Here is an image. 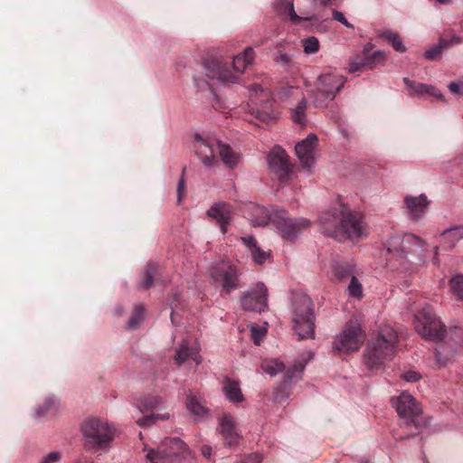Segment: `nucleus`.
Instances as JSON below:
<instances>
[{"mask_svg": "<svg viewBox=\"0 0 463 463\" xmlns=\"http://www.w3.org/2000/svg\"><path fill=\"white\" fill-rule=\"evenodd\" d=\"M423 240L412 233L392 235L385 244L386 266L393 271L407 272L424 259Z\"/></svg>", "mask_w": 463, "mask_h": 463, "instance_id": "nucleus-1", "label": "nucleus"}, {"mask_svg": "<svg viewBox=\"0 0 463 463\" xmlns=\"http://www.w3.org/2000/svg\"><path fill=\"white\" fill-rule=\"evenodd\" d=\"M319 222L322 232L335 238L346 235L351 240H357L368 234L364 217L344 204H338L323 213Z\"/></svg>", "mask_w": 463, "mask_h": 463, "instance_id": "nucleus-2", "label": "nucleus"}, {"mask_svg": "<svg viewBox=\"0 0 463 463\" xmlns=\"http://www.w3.org/2000/svg\"><path fill=\"white\" fill-rule=\"evenodd\" d=\"M193 149L206 168H213L218 165L217 154L223 165L229 168H234L239 163V154L210 133L194 134Z\"/></svg>", "mask_w": 463, "mask_h": 463, "instance_id": "nucleus-3", "label": "nucleus"}, {"mask_svg": "<svg viewBox=\"0 0 463 463\" xmlns=\"http://www.w3.org/2000/svg\"><path fill=\"white\" fill-rule=\"evenodd\" d=\"M398 344V334L390 325H383L372 336L364 354V363L369 370H380L391 361Z\"/></svg>", "mask_w": 463, "mask_h": 463, "instance_id": "nucleus-4", "label": "nucleus"}, {"mask_svg": "<svg viewBox=\"0 0 463 463\" xmlns=\"http://www.w3.org/2000/svg\"><path fill=\"white\" fill-rule=\"evenodd\" d=\"M290 314L292 328L298 339L313 338L315 335V314L313 302L305 293L292 295Z\"/></svg>", "mask_w": 463, "mask_h": 463, "instance_id": "nucleus-5", "label": "nucleus"}, {"mask_svg": "<svg viewBox=\"0 0 463 463\" xmlns=\"http://www.w3.org/2000/svg\"><path fill=\"white\" fill-rule=\"evenodd\" d=\"M80 431L85 442L96 450H107L117 435V429L105 419L90 417L83 420Z\"/></svg>", "mask_w": 463, "mask_h": 463, "instance_id": "nucleus-6", "label": "nucleus"}, {"mask_svg": "<svg viewBox=\"0 0 463 463\" xmlns=\"http://www.w3.org/2000/svg\"><path fill=\"white\" fill-rule=\"evenodd\" d=\"M185 444L179 438L165 439L156 449L147 450V463H185Z\"/></svg>", "mask_w": 463, "mask_h": 463, "instance_id": "nucleus-7", "label": "nucleus"}, {"mask_svg": "<svg viewBox=\"0 0 463 463\" xmlns=\"http://www.w3.org/2000/svg\"><path fill=\"white\" fill-rule=\"evenodd\" d=\"M209 275L213 283L221 287L227 294L240 287L241 272L238 267L229 260L214 262L209 269Z\"/></svg>", "mask_w": 463, "mask_h": 463, "instance_id": "nucleus-8", "label": "nucleus"}, {"mask_svg": "<svg viewBox=\"0 0 463 463\" xmlns=\"http://www.w3.org/2000/svg\"><path fill=\"white\" fill-rule=\"evenodd\" d=\"M414 326L419 335L431 341L443 340L447 332L445 325L429 307L415 315Z\"/></svg>", "mask_w": 463, "mask_h": 463, "instance_id": "nucleus-9", "label": "nucleus"}, {"mask_svg": "<svg viewBox=\"0 0 463 463\" xmlns=\"http://www.w3.org/2000/svg\"><path fill=\"white\" fill-rule=\"evenodd\" d=\"M345 78L335 72L320 75L317 81L314 102L317 107L324 108L332 101L343 89Z\"/></svg>", "mask_w": 463, "mask_h": 463, "instance_id": "nucleus-10", "label": "nucleus"}, {"mask_svg": "<svg viewBox=\"0 0 463 463\" xmlns=\"http://www.w3.org/2000/svg\"><path fill=\"white\" fill-rule=\"evenodd\" d=\"M365 340L364 332L357 320L351 319L342 333L336 335L334 348L343 352L351 353L360 349Z\"/></svg>", "mask_w": 463, "mask_h": 463, "instance_id": "nucleus-11", "label": "nucleus"}, {"mask_svg": "<svg viewBox=\"0 0 463 463\" xmlns=\"http://www.w3.org/2000/svg\"><path fill=\"white\" fill-rule=\"evenodd\" d=\"M272 223L282 239L288 241H293L310 226V222L305 218L289 219L283 209L273 213Z\"/></svg>", "mask_w": 463, "mask_h": 463, "instance_id": "nucleus-12", "label": "nucleus"}, {"mask_svg": "<svg viewBox=\"0 0 463 463\" xmlns=\"http://www.w3.org/2000/svg\"><path fill=\"white\" fill-rule=\"evenodd\" d=\"M241 307L244 310L263 312L268 307V288L262 282L250 287L241 297Z\"/></svg>", "mask_w": 463, "mask_h": 463, "instance_id": "nucleus-13", "label": "nucleus"}, {"mask_svg": "<svg viewBox=\"0 0 463 463\" xmlns=\"http://www.w3.org/2000/svg\"><path fill=\"white\" fill-rule=\"evenodd\" d=\"M268 165L272 178L284 182L290 173V165L286 151L275 146L268 156Z\"/></svg>", "mask_w": 463, "mask_h": 463, "instance_id": "nucleus-14", "label": "nucleus"}, {"mask_svg": "<svg viewBox=\"0 0 463 463\" xmlns=\"http://www.w3.org/2000/svg\"><path fill=\"white\" fill-rule=\"evenodd\" d=\"M204 68L206 76L215 82L231 85L238 81L237 75L228 68L226 63L221 61H208Z\"/></svg>", "mask_w": 463, "mask_h": 463, "instance_id": "nucleus-15", "label": "nucleus"}, {"mask_svg": "<svg viewBox=\"0 0 463 463\" xmlns=\"http://www.w3.org/2000/svg\"><path fill=\"white\" fill-rule=\"evenodd\" d=\"M277 11L289 17L290 21L294 24H298L301 21H308L318 23L319 18L307 8L298 7L299 14L294 9L293 0H278L275 4Z\"/></svg>", "mask_w": 463, "mask_h": 463, "instance_id": "nucleus-16", "label": "nucleus"}, {"mask_svg": "<svg viewBox=\"0 0 463 463\" xmlns=\"http://www.w3.org/2000/svg\"><path fill=\"white\" fill-rule=\"evenodd\" d=\"M208 217L216 221L219 224L222 233L228 232V226L234 216V209L231 204L225 202H216L207 210Z\"/></svg>", "mask_w": 463, "mask_h": 463, "instance_id": "nucleus-17", "label": "nucleus"}, {"mask_svg": "<svg viewBox=\"0 0 463 463\" xmlns=\"http://www.w3.org/2000/svg\"><path fill=\"white\" fill-rule=\"evenodd\" d=\"M317 144V136L310 134L307 138L298 142L295 146L296 154L302 165L307 169H310L315 164V149Z\"/></svg>", "mask_w": 463, "mask_h": 463, "instance_id": "nucleus-18", "label": "nucleus"}, {"mask_svg": "<svg viewBox=\"0 0 463 463\" xmlns=\"http://www.w3.org/2000/svg\"><path fill=\"white\" fill-rule=\"evenodd\" d=\"M173 358L177 365H182L188 360H193L196 365H199L202 362L200 346L195 342L184 340L175 346Z\"/></svg>", "mask_w": 463, "mask_h": 463, "instance_id": "nucleus-19", "label": "nucleus"}, {"mask_svg": "<svg viewBox=\"0 0 463 463\" xmlns=\"http://www.w3.org/2000/svg\"><path fill=\"white\" fill-rule=\"evenodd\" d=\"M218 430L226 446L232 448L239 445L241 436L238 432L235 420L231 414L224 413L219 419Z\"/></svg>", "mask_w": 463, "mask_h": 463, "instance_id": "nucleus-20", "label": "nucleus"}, {"mask_svg": "<svg viewBox=\"0 0 463 463\" xmlns=\"http://www.w3.org/2000/svg\"><path fill=\"white\" fill-rule=\"evenodd\" d=\"M430 203L424 194L418 196L406 195L404 197V205L410 220L413 222L420 220L426 214Z\"/></svg>", "mask_w": 463, "mask_h": 463, "instance_id": "nucleus-21", "label": "nucleus"}, {"mask_svg": "<svg viewBox=\"0 0 463 463\" xmlns=\"http://www.w3.org/2000/svg\"><path fill=\"white\" fill-rule=\"evenodd\" d=\"M392 403L399 416L405 419H411L420 412L415 399L407 392L392 398Z\"/></svg>", "mask_w": 463, "mask_h": 463, "instance_id": "nucleus-22", "label": "nucleus"}, {"mask_svg": "<svg viewBox=\"0 0 463 463\" xmlns=\"http://www.w3.org/2000/svg\"><path fill=\"white\" fill-rule=\"evenodd\" d=\"M279 209H267L263 206L250 203L246 208V214L253 226H264L272 222L273 213Z\"/></svg>", "mask_w": 463, "mask_h": 463, "instance_id": "nucleus-23", "label": "nucleus"}, {"mask_svg": "<svg viewBox=\"0 0 463 463\" xmlns=\"http://www.w3.org/2000/svg\"><path fill=\"white\" fill-rule=\"evenodd\" d=\"M185 406L188 411L198 419L203 420L208 416L209 410L206 402L199 392L189 391L186 395Z\"/></svg>", "mask_w": 463, "mask_h": 463, "instance_id": "nucleus-24", "label": "nucleus"}, {"mask_svg": "<svg viewBox=\"0 0 463 463\" xmlns=\"http://www.w3.org/2000/svg\"><path fill=\"white\" fill-rule=\"evenodd\" d=\"M438 239L442 250H453L463 240V225H456L444 230L439 234Z\"/></svg>", "mask_w": 463, "mask_h": 463, "instance_id": "nucleus-25", "label": "nucleus"}, {"mask_svg": "<svg viewBox=\"0 0 463 463\" xmlns=\"http://www.w3.org/2000/svg\"><path fill=\"white\" fill-rule=\"evenodd\" d=\"M403 82L411 94L424 95L428 94L437 100L444 101L445 98L441 91L432 85H428L420 82H415L409 78H403Z\"/></svg>", "mask_w": 463, "mask_h": 463, "instance_id": "nucleus-26", "label": "nucleus"}, {"mask_svg": "<svg viewBox=\"0 0 463 463\" xmlns=\"http://www.w3.org/2000/svg\"><path fill=\"white\" fill-rule=\"evenodd\" d=\"M248 252L250 254L252 261L257 265L263 264L269 257V251L263 250L258 244L253 236H243L241 238Z\"/></svg>", "mask_w": 463, "mask_h": 463, "instance_id": "nucleus-27", "label": "nucleus"}, {"mask_svg": "<svg viewBox=\"0 0 463 463\" xmlns=\"http://www.w3.org/2000/svg\"><path fill=\"white\" fill-rule=\"evenodd\" d=\"M255 59V52L251 47H247L244 51L234 56L232 60V68L235 73L242 74L246 69L252 64Z\"/></svg>", "mask_w": 463, "mask_h": 463, "instance_id": "nucleus-28", "label": "nucleus"}, {"mask_svg": "<svg viewBox=\"0 0 463 463\" xmlns=\"http://www.w3.org/2000/svg\"><path fill=\"white\" fill-rule=\"evenodd\" d=\"M332 269L339 280L350 279L353 276L361 274L356 265L349 261L335 262Z\"/></svg>", "mask_w": 463, "mask_h": 463, "instance_id": "nucleus-29", "label": "nucleus"}, {"mask_svg": "<svg viewBox=\"0 0 463 463\" xmlns=\"http://www.w3.org/2000/svg\"><path fill=\"white\" fill-rule=\"evenodd\" d=\"M222 391L227 400L231 402H240L244 399L241 387L237 382L226 380Z\"/></svg>", "mask_w": 463, "mask_h": 463, "instance_id": "nucleus-30", "label": "nucleus"}, {"mask_svg": "<svg viewBox=\"0 0 463 463\" xmlns=\"http://www.w3.org/2000/svg\"><path fill=\"white\" fill-rule=\"evenodd\" d=\"M59 408V401L54 397L47 398L42 405L35 408V418L41 419L56 413Z\"/></svg>", "mask_w": 463, "mask_h": 463, "instance_id": "nucleus-31", "label": "nucleus"}, {"mask_svg": "<svg viewBox=\"0 0 463 463\" xmlns=\"http://www.w3.org/2000/svg\"><path fill=\"white\" fill-rule=\"evenodd\" d=\"M379 36L387 40L395 51L400 52H406V47L403 44L398 33L392 30H383L380 32Z\"/></svg>", "mask_w": 463, "mask_h": 463, "instance_id": "nucleus-32", "label": "nucleus"}, {"mask_svg": "<svg viewBox=\"0 0 463 463\" xmlns=\"http://www.w3.org/2000/svg\"><path fill=\"white\" fill-rule=\"evenodd\" d=\"M261 369L270 376H275L285 369V364L279 359H265L261 363Z\"/></svg>", "mask_w": 463, "mask_h": 463, "instance_id": "nucleus-33", "label": "nucleus"}, {"mask_svg": "<svg viewBox=\"0 0 463 463\" xmlns=\"http://www.w3.org/2000/svg\"><path fill=\"white\" fill-rule=\"evenodd\" d=\"M164 406V399L157 396L145 397L137 404L140 411H151L156 408H163Z\"/></svg>", "mask_w": 463, "mask_h": 463, "instance_id": "nucleus-34", "label": "nucleus"}, {"mask_svg": "<svg viewBox=\"0 0 463 463\" xmlns=\"http://www.w3.org/2000/svg\"><path fill=\"white\" fill-rule=\"evenodd\" d=\"M359 276L360 275L353 276L346 288L347 295L356 299H361L364 297L363 285L359 279Z\"/></svg>", "mask_w": 463, "mask_h": 463, "instance_id": "nucleus-35", "label": "nucleus"}, {"mask_svg": "<svg viewBox=\"0 0 463 463\" xmlns=\"http://www.w3.org/2000/svg\"><path fill=\"white\" fill-rule=\"evenodd\" d=\"M252 113L262 122H269L277 118V113L272 109L269 101L263 105L262 109H253Z\"/></svg>", "mask_w": 463, "mask_h": 463, "instance_id": "nucleus-36", "label": "nucleus"}, {"mask_svg": "<svg viewBox=\"0 0 463 463\" xmlns=\"http://www.w3.org/2000/svg\"><path fill=\"white\" fill-rule=\"evenodd\" d=\"M307 100L302 99L298 105L291 110V118L293 121L301 126L306 123Z\"/></svg>", "mask_w": 463, "mask_h": 463, "instance_id": "nucleus-37", "label": "nucleus"}, {"mask_svg": "<svg viewBox=\"0 0 463 463\" xmlns=\"http://www.w3.org/2000/svg\"><path fill=\"white\" fill-rule=\"evenodd\" d=\"M312 357L311 354H309L308 359L306 361H297L294 363V364L289 367L286 372V377L289 381L298 380L300 378L301 373H303L306 364L308 360H310Z\"/></svg>", "mask_w": 463, "mask_h": 463, "instance_id": "nucleus-38", "label": "nucleus"}, {"mask_svg": "<svg viewBox=\"0 0 463 463\" xmlns=\"http://www.w3.org/2000/svg\"><path fill=\"white\" fill-rule=\"evenodd\" d=\"M446 46V43L444 41L440 42L439 44L430 47L426 50L424 52V57L429 61H435L441 58L442 51Z\"/></svg>", "mask_w": 463, "mask_h": 463, "instance_id": "nucleus-39", "label": "nucleus"}, {"mask_svg": "<svg viewBox=\"0 0 463 463\" xmlns=\"http://www.w3.org/2000/svg\"><path fill=\"white\" fill-rule=\"evenodd\" d=\"M452 293L458 299H463V275H458L450 279Z\"/></svg>", "mask_w": 463, "mask_h": 463, "instance_id": "nucleus-40", "label": "nucleus"}, {"mask_svg": "<svg viewBox=\"0 0 463 463\" xmlns=\"http://www.w3.org/2000/svg\"><path fill=\"white\" fill-rule=\"evenodd\" d=\"M304 52L307 54L317 53L319 50V42L317 37L310 36L302 41Z\"/></svg>", "mask_w": 463, "mask_h": 463, "instance_id": "nucleus-41", "label": "nucleus"}, {"mask_svg": "<svg viewBox=\"0 0 463 463\" xmlns=\"http://www.w3.org/2000/svg\"><path fill=\"white\" fill-rule=\"evenodd\" d=\"M156 272V265L154 263H148L146 266L145 278L141 282V287L143 288H147L153 284L154 276Z\"/></svg>", "mask_w": 463, "mask_h": 463, "instance_id": "nucleus-42", "label": "nucleus"}, {"mask_svg": "<svg viewBox=\"0 0 463 463\" xmlns=\"http://www.w3.org/2000/svg\"><path fill=\"white\" fill-rule=\"evenodd\" d=\"M369 60H365V58H355L354 60H350L348 61V72L354 73L356 72L363 68H368Z\"/></svg>", "mask_w": 463, "mask_h": 463, "instance_id": "nucleus-43", "label": "nucleus"}, {"mask_svg": "<svg viewBox=\"0 0 463 463\" xmlns=\"http://www.w3.org/2000/svg\"><path fill=\"white\" fill-rule=\"evenodd\" d=\"M144 318V308L141 305L135 307L134 313L128 320V326L135 328Z\"/></svg>", "mask_w": 463, "mask_h": 463, "instance_id": "nucleus-44", "label": "nucleus"}, {"mask_svg": "<svg viewBox=\"0 0 463 463\" xmlns=\"http://www.w3.org/2000/svg\"><path fill=\"white\" fill-rule=\"evenodd\" d=\"M250 332L253 343L259 345H260L262 339L264 338L267 329L263 326H251Z\"/></svg>", "mask_w": 463, "mask_h": 463, "instance_id": "nucleus-45", "label": "nucleus"}, {"mask_svg": "<svg viewBox=\"0 0 463 463\" xmlns=\"http://www.w3.org/2000/svg\"><path fill=\"white\" fill-rule=\"evenodd\" d=\"M365 60H369L370 62L368 63V69H373L376 65L383 62L385 61V53L383 51H376L374 52L371 56L364 57Z\"/></svg>", "mask_w": 463, "mask_h": 463, "instance_id": "nucleus-46", "label": "nucleus"}, {"mask_svg": "<svg viewBox=\"0 0 463 463\" xmlns=\"http://www.w3.org/2000/svg\"><path fill=\"white\" fill-rule=\"evenodd\" d=\"M62 459V453L61 451H51L44 455L39 463H60Z\"/></svg>", "mask_w": 463, "mask_h": 463, "instance_id": "nucleus-47", "label": "nucleus"}, {"mask_svg": "<svg viewBox=\"0 0 463 463\" xmlns=\"http://www.w3.org/2000/svg\"><path fill=\"white\" fill-rule=\"evenodd\" d=\"M448 88L452 94L463 96V80L451 81Z\"/></svg>", "mask_w": 463, "mask_h": 463, "instance_id": "nucleus-48", "label": "nucleus"}, {"mask_svg": "<svg viewBox=\"0 0 463 463\" xmlns=\"http://www.w3.org/2000/svg\"><path fill=\"white\" fill-rule=\"evenodd\" d=\"M333 19L341 23L347 28H351L353 30L354 29V25L347 21V19L345 17L344 14L340 11H336V10L333 11Z\"/></svg>", "mask_w": 463, "mask_h": 463, "instance_id": "nucleus-49", "label": "nucleus"}, {"mask_svg": "<svg viewBox=\"0 0 463 463\" xmlns=\"http://www.w3.org/2000/svg\"><path fill=\"white\" fill-rule=\"evenodd\" d=\"M446 352V346L445 345H439L437 349H436V359H437V362L439 365H445L446 363L448 362V358L446 356H444V353Z\"/></svg>", "mask_w": 463, "mask_h": 463, "instance_id": "nucleus-50", "label": "nucleus"}, {"mask_svg": "<svg viewBox=\"0 0 463 463\" xmlns=\"http://www.w3.org/2000/svg\"><path fill=\"white\" fill-rule=\"evenodd\" d=\"M402 378L409 383H415L420 379V374L416 371H408L402 374Z\"/></svg>", "mask_w": 463, "mask_h": 463, "instance_id": "nucleus-51", "label": "nucleus"}, {"mask_svg": "<svg viewBox=\"0 0 463 463\" xmlns=\"http://www.w3.org/2000/svg\"><path fill=\"white\" fill-rule=\"evenodd\" d=\"M184 173H185V168L183 169V174H182V176H181V178L178 182V185H177L178 202L181 201V198L185 191Z\"/></svg>", "mask_w": 463, "mask_h": 463, "instance_id": "nucleus-52", "label": "nucleus"}, {"mask_svg": "<svg viewBox=\"0 0 463 463\" xmlns=\"http://www.w3.org/2000/svg\"><path fill=\"white\" fill-rule=\"evenodd\" d=\"M297 90V89L293 87H288L281 89V90L279 92V98L282 100L288 99L289 96L293 95L294 92Z\"/></svg>", "mask_w": 463, "mask_h": 463, "instance_id": "nucleus-53", "label": "nucleus"}, {"mask_svg": "<svg viewBox=\"0 0 463 463\" xmlns=\"http://www.w3.org/2000/svg\"><path fill=\"white\" fill-rule=\"evenodd\" d=\"M155 423L154 417L152 414L142 417L137 420V424L141 427L150 426Z\"/></svg>", "mask_w": 463, "mask_h": 463, "instance_id": "nucleus-54", "label": "nucleus"}, {"mask_svg": "<svg viewBox=\"0 0 463 463\" xmlns=\"http://www.w3.org/2000/svg\"><path fill=\"white\" fill-rule=\"evenodd\" d=\"M152 417H154L155 422L158 420H168L171 418L170 412H163V413H153Z\"/></svg>", "mask_w": 463, "mask_h": 463, "instance_id": "nucleus-55", "label": "nucleus"}, {"mask_svg": "<svg viewBox=\"0 0 463 463\" xmlns=\"http://www.w3.org/2000/svg\"><path fill=\"white\" fill-rule=\"evenodd\" d=\"M250 96H257L259 93L264 92L263 88L259 84H253L250 86Z\"/></svg>", "mask_w": 463, "mask_h": 463, "instance_id": "nucleus-56", "label": "nucleus"}, {"mask_svg": "<svg viewBox=\"0 0 463 463\" xmlns=\"http://www.w3.org/2000/svg\"><path fill=\"white\" fill-rule=\"evenodd\" d=\"M202 453L205 458H209L212 454V448L208 445L202 447Z\"/></svg>", "mask_w": 463, "mask_h": 463, "instance_id": "nucleus-57", "label": "nucleus"}, {"mask_svg": "<svg viewBox=\"0 0 463 463\" xmlns=\"http://www.w3.org/2000/svg\"><path fill=\"white\" fill-rule=\"evenodd\" d=\"M260 459L258 455H251L247 458L246 463H260Z\"/></svg>", "mask_w": 463, "mask_h": 463, "instance_id": "nucleus-58", "label": "nucleus"}, {"mask_svg": "<svg viewBox=\"0 0 463 463\" xmlns=\"http://www.w3.org/2000/svg\"><path fill=\"white\" fill-rule=\"evenodd\" d=\"M300 1H301V3H303V4L308 3L309 5H314V3H315L317 0H300ZM330 1H331V0H321V3H322V5H328V3H329Z\"/></svg>", "mask_w": 463, "mask_h": 463, "instance_id": "nucleus-59", "label": "nucleus"}, {"mask_svg": "<svg viewBox=\"0 0 463 463\" xmlns=\"http://www.w3.org/2000/svg\"><path fill=\"white\" fill-rule=\"evenodd\" d=\"M196 85L198 88L200 89H203V88H208L209 87V83L204 81V80H202L201 82H196Z\"/></svg>", "mask_w": 463, "mask_h": 463, "instance_id": "nucleus-60", "label": "nucleus"}, {"mask_svg": "<svg viewBox=\"0 0 463 463\" xmlns=\"http://www.w3.org/2000/svg\"><path fill=\"white\" fill-rule=\"evenodd\" d=\"M279 60L284 63H288L290 61L289 57L286 54L280 55Z\"/></svg>", "mask_w": 463, "mask_h": 463, "instance_id": "nucleus-61", "label": "nucleus"}, {"mask_svg": "<svg viewBox=\"0 0 463 463\" xmlns=\"http://www.w3.org/2000/svg\"><path fill=\"white\" fill-rule=\"evenodd\" d=\"M372 48H373V44H371V43H367V44L364 46V52H370V51L372 50Z\"/></svg>", "mask_w": 463, "mask_h": 463, "instance_id": "nucleus-62", "label": "nucleus"}, {"mask_svg": "<svg viewBox=\"0 0 463 463\" xmlns=\"http://www.w3.org/2000/svg\"><path fill=\"white\" fill-rule=\"evenodd\" d=\"M437 2L441 5H448L451 2V0H437Z\"/></svg>", "mask_w": 463, "mask_h": 463, "instance_id": "nucleus-63", "label": "nucleus"}, {"mask_svg": "<svg viewBox=\"0 0 463 463\" xmlns=\"http://www.w3.org/2000/svg\"><path fill=\"white\" fill-rule=\"evenodd\" d=\"M76 463H92V462L91 461H88V460H79Z\"/></svg>", "mask_w": 463, "mask_h": 463, "instance_id": "nucleus-64", "label": "nucleus"}]
</instances>
